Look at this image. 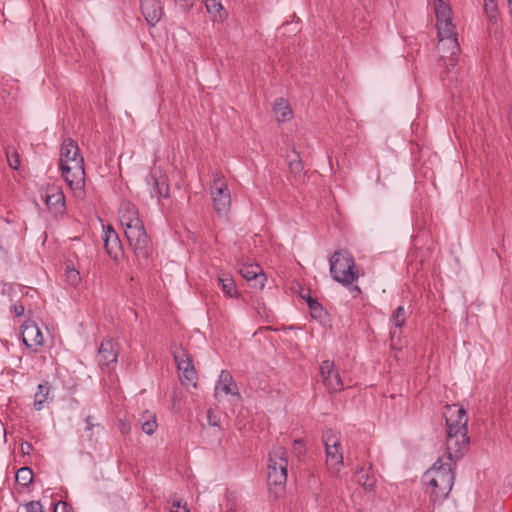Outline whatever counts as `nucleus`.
<instances>
[{
    "label": "nucleus",
    "instance_id": "ea45409f",
    "mask_svg": "<svg viewBox=\"0 0 512 512\" xmlns=\"http://www.w3.org/2000/svg\"><path fill=\"white\" fill-rule=\"evenodd\" d=\"M27 512H43L42 505L39 501H31L26 505Z\"/></svg>",
    "mask_w": 512,
    "mask_h": 512
},
{
    "label": "nucleus",
    "instance_id": "49530a36",
    "mask_svg": "<svg viewBox=\"0 0 512 512\" xmlns=\"http://www.w3.org/2000/svg\"><path fill=\"white\" fill-rule=\"evenodd\" d=\"M351 287L349 288L351 294L353 295V297H357L360 293H361V289L357 286V285H350Z\"/></svg>",
    "mask_w": 512,
    "mask_h": 512
},
{
    "label": "nucleus",
    "instance_id": "7c9ffc66",
    "mask_svg": "<svg viewBox=\"0 0 512 512\" xmlns=\"http://www.w3.org/2000/svg\"><path fill=\"white\" fill-rule=\"evenodd\" d=\"M65 278L67 283L71 286H77L81 281L79 271L69 264H67L65 268Z\"/></svg>",
    "mask_w": 512,
    "mask_h": 512
},
{
    "label": "nucleus",
    "instance_id": "b1692460",
    "mask_svg": "<svg viewBox=\"0 0 512 512\" xmlns=\"http://www.w3.org/2000/svg\"><path fill=\"white\" fill-rule=\"evenodd\" d=\"M297 159L291 160L289 162V180L292 184L298 185L303 182L305 172L302 160L299 158V155L296 154Z\"/></svg>",
    "mask_w": 512,
    "mask_h": 512
},
{
    "label": "nucleus",
    "instance_id": "6ab92c4d",
    "mask_svg": "<svg viewBox=\"0 0 512 512\" xmlns=\"http://www.w3.org/2000/svg\"><path fill=\"white\" fill-rule=\"evenodd\" d=\"M52 400L53 396L51 395V385L49 382L45 381L44 383L39 384L34 395V409L36 411H41L47 407Z\"/></svg>",
    "mask_w": 512,
    "mask_h": 512
},
{
    "label": "nucleus",
    "instance_id": "1a4fd4ad",
    "mask_svg": "<svg viewBox=\"0 0 512 512\" xmlns=\"http://www.w3.org/2000/svg\"><path fill=\"white\" fill-rule=\"evenodd\" d=\"M17 238L16 227L7 219L0 218V252L6 262H9V253L15 247Z\"/></svg>",
    "mask_w": 512,
    "mask_h": 512
},
{
    "label": "nucleus",
    "instance_id": "e433bc0d",
    "mask_svg": "<svg viewBox=\"0 0 512 512\" xmlns=\"http://www.w3.org/2000/svg\"><path fill=\"white\" fill-rule=\"evenodd\" d=\"M118 429L123 436L129 435L131 432V424L126 419H118Z\"/></svg>",
    "mask_w": 512,
    "mask_h": 512
},
{
    "label": "nucleus",
    "instance_id": "864d4df0",
    "mask_svg": "<svg viewBox=\"0 0 512 512\" xmlns=\"http://www.w3.org/2000/svg\"><path fill=\"white\" fill-rule=\"evenodd\" d=\"M32 483H33V482L28 481V482H25L23 485L27 487V486H29V485H30V484H32Z\"/></svg>",
    "mask_w": 512,
    "mask_h": 512
},
{
    "label": "nucleus",
    "instance_id": "f3484780",
    "mask_svg": "<svg viewBox=\"0 0 512 512\" xmlns=\"http://www.w3.org/2000/svg\"><path fill=\"white\" fill-rule=\"evenodd\" d=\"M147 184L154 186L155 196L158 198L169 197V184L167 177L161 171L153 170L146 178Z\"/></svg>",
    "mask_w": 512,
    "mask_h": 512
},
{
    "label": "nucleus",
    "instance_id": "393cba45",
    "mask_svg": "<svg viewBox=\"0 0 512 512\" xmlns=\"http://www.w3.org/2000/svg\"><path fill=\"white\" fill-rule=\"evenodd\" d=\"M80 155V149L77 143L71 138L65 139L60 150V163H64V160H69V158L73 159Z\"/></svg>",
    "mask_w": 512,
    "mask_h": 512
},
{
    "label": "nucleus",
    "instance_id": "a18cd8bd",
    "mask_svg": "<svg viewBox=\"0 0 512 512\" xmlns=\"http://www.w3.org/2000/svg\"><path fill=\"white\" fill-rule=\"evenodd\" d=\"M362 486L365 491L371 492L374 490L375 482H362Z\"/></svg>",
    "mask_w": 512,
    "mask_h": 512
},
{
    "label": "nucleus",
    "instance_id": "5701e85b",
    "mask_svg": "<svg viewBox=\"0 0 512 512\" xmlns=\"http://www.w3.org/2000/svg\"><path fill=\"white\" fill-rule=\"evenodd\" d=\"M273 111L278 122H285L292 117V110L289 106V103L282 97L275 100Z\"/></svg>",
    "mask_w": 512,
    "mask_h": 512
},
{
    "label": "nucleus",
    "instance_id": "09e8293b",
    "mask_svg": "<svg viewBox=\"0 0 512 512\" xmlns=\"http://www.w3.org/2000/svg\"><path fill=\"white\" fill-rule=\"evenodd\" d=\"M437 3L435 4V10L439 8L441 5H448L444 0H436Z\"/></svg>",
    "mask_w": 512,
    "mask_h": 512
},
{
    "label": "nucleus",
    "instance_id": "c9c22d12",
    "mask_svg": "<svg viewBox=\"0 0 512 512\" xmlns=\"http://www.w3.org/2000/svg\"><path fill=\"white\" fill-rule=\"evenodd\" d=\"M284 488H285V482H272L268 486V491L270 493H273L275 495V497H278L280 495V493H282L284 491Z\"/></svg>",
    "mask_w": 512,
    "mask_h": 512
},
{
    "label": "nucleus",
    "instance_id": "bb28decb",
    "mask_svg": "<svg viewBox=\"0 0 512 512\" xmlns=\"http://www.w3.org/2000/svg\"><path fill=\"white\" fill-rule=\"evenodd\" d=\"M45 203L49 209H55L59 211L64 207L65 198L62 192L55 191L53 193H47L44 196Z\"/></svg>",
    "mask_w": 512,
    "mask_h": 512
},
{
    "label": "nucleus",
    "instance_id": "c756f323",
    "mask_svg": "<svg viewBox=\"0 0 512 512\" xmlns=\"http://www.w3.org/2000/svg\"><path fill=\"white\" fill-rule=\"evenodd\" d=\"M406 310L403 306H399L396 308V310L393 312L390 321L393 323L395 328L401 329L406 321Z\"/></svg>",
    "mask_w": 512,
    "mask_h": 512
},
{
    "label": "nucleus",
    "instance_id": "aec40b11",
    "mask_svg": "<svg viewBox=\"0 0 512 512\" xmlns=\"http://www.w3.org/2000/svg\"><path fill=\"white\" fill-rule=\"evenodd\" d=\"M326 452V465L331 470L332 475H335L343 467V455L341 447H333L331 449H325Z\"/></svg>",
    "mask_w": 512,
    "mask_h": 512
},
{
    "label": "nucleus",
    "instance_id": "423d86ee",
    "mask_svg": "<svg viewBox=\"0 0 512 512\" xmlns=\"http://www.w3.org/2000/svg\"><path fill=\"white\" fill-rule=\"evenodd\" d=\"M173 357L177 364L178 370L181 372L180 380L183 385L197 386V373L193 365L192 358L189 357L186 350L182 347L173 351Z\"/></svg>",
    "mask_w": 512,
    "mask_h": 512
},
{
    "label": "nucleus",
    "instance_id": "4c0bfd02",
    "mask_svg": "<svg viewBox=\"0 0 512 512\" xmlns=\"http://www.w3.org/2000/svg\"><path fill=\"white\" fill-rule=\"evenodd\" d=\"M207 420L210 426L220 427V417L216 415L212 409L207 411Z\"/></svg>",
    "mask_w": 512,
    "mask_h": 512
},
{
    "label": "nucleus",
    "instance_id": "3c124183",
    "mask_svg": "<svg viewBox=\"0 0 512 512\" xmlns=\"http://www.w3.org/2000/svg\"><path fill=\"white\" fill-rule=\"evenodd\" d=\"M173 507H177L179 508L181 506V500H175L173 501V504H172Z\"/></svg>",
    "mask_w": 512,
    "mask_h": 512
},
{
    "label": "nucleus",
    "instance_id": "473e14b6",
    "mask_svg": "<svg viewBox=\"0 0 512 512\" xmlns=\"http://www.w3.org/2000/svg\"><path fill=\"white\" fill-rule=\"evenodd\" d=\"M484 10L491 21H496L498 10L494 0H488L484 5Z\"/></svg>",
    "mask_w": 512,
    "mask_h": 512
},
{
    "label": "nucleus",
    "instance_id": "a211bd4d",
    "mask_svg": "<svg viewBox=\"0 0 512 512\" xmlns=\"http://www.w3.org/2000/svg\"><path fill=\"white\" fill-rule=\"evenodd\" d=\"M219 390L223 391L225 394H231L233 396H237L238 398L241 397L232 375L226 370H222L220 373L218 382L215 387V397L218 396Z\"/></svg>",
    "mask_w": 512,
    "mask_h": 512
},
{
    "label": "nucleus",
    "instance_id": "c03bdc74",
    "mask_svg": "<svg viewBox=\"0 0 512 512\" xmlns=\"http://www.w3.org/2000/svg\"><path fill=\"white\" fill-rule=\"evenodd\" d=\"M85 423H86V430L87 431H92L93 427L95 426V424L93 423V417L92 416H87L85 418Z\"/></svg>",
    "mask_w": 512,
    "mask_h": 512
},
{
    "label": "nucleus",
    "instance_id": "2f4dec72",
    "mask_svg": "<svg viewBox=\"0 0 512 512\" xmlns=\"http://www.w3.org/2000/svg\"><path fill=\"white\" fill-rule=\"evenodd\" d=\"M14 480H34V474L30 467L24 466L15 473Z\"/></svg>",
    "mask_w": 512,
    "mask_h": 512
},
{
    "label": "nucleus",
    "instance_id": "dca6fc26",
    "mask_svg": "<svg viewBox=\"0 0 512 512\" xmlns=\"http://www.w3.org/2000/svg\"><path fill=\"white\" fill-rule=\"evenodd\" d=\"M142 14L148 24L155 25L163 16V6L160 0H140Z\"/></svg>",
    "mask_w": 512,
    "mask_h": 512
},
{
    "label": "nucleus",
    "instance_id": "ddd939ff",
    "mask_svg": "<svg viewBox=\"0 0 512 512\" xmlns=\"http://www.w3.org/2000/svg\"><path fill=\"white\" fill-rule=\"evenodd\" d=\"M466 413L465 408L459 404L446 405L443 411L446 429L456 428L457 426L468 428V417Z\"/></svg>",
    "mask_w": 512,
    "mask_h": 512
},
{
    "label": "nucleus",
    "instance_id": "4be33fe9",
    "mask_svg": "<svg viewBox=\"0 0 512 512\" xmlns=\"http://www.w3.org/2000/svg\"><path fill=\"white\" fill-rule=\"evenodd\" d=\"M454 482H428L434 501L444 500L450 493Z\"/></svg>",
    "mask_w": 512,
    "mask_h": 512
},
{
    "label": "nucleus",
    "instance_id": "5fc2aeb1",
    "mask_svg": "<svg viewBox=\"0 0 512 512\" xmlns=\"http://www.w3.org/2000/svg\"><path fill=\"white\" fill-rule=\"evenodd\" d=\"M390 335H391V339H393L395 336V332H390Z\"/></svg>",
    "mask_w": 512,
    "mask_h": 512
},
{
    "label": "nucleus",
    "instance_id": "9b49d317",
    "mask_svg": "<svg viewBox=\"0 0 512 512\" xmlns=\"http://www.w3.org/2000/svg\"><path fill=\"white\" fill-rule=\"evenodd\" d=\"M320 372L322 382L329 392H340L344 389L342 379L339 372L334 368L333 362L323 361L320 365Z\"/></svg>",
    "mask_w": 512,
    "mask_h": 512
},
{
    "label": "nucleus",
    "instance_id": "37998d69",
    "mask_svg": "<svg viewBox=\"0 0 512 512\" xmlns=\"http://www.w3.org/2000/svg\"><path fill=\"white\" fill-rule=\"evenodd\" d=\"M33 449V446L32 444H30L29 442H22L21 443V451L24 453V454H29Z\"/></svg>",
    "mask_w": 512,
    "mask_h": 512
},
{
    "label": "nucleus",
    "instance_id": "f8f14e48",
    "mask_svg": "<svg viewBox=\"0 0 512 512\" xmlns=\"http://www.w3.org/2000/svg\"><path fill=\"white\" fill-rule=\"evenodd\" d=\"M21 329L25 346L33 352H37L38 348L44 344V337L40 328L34 322L26 321L22 324Z\"/></svg>",
    "mask_w": 512,
    "mask_h": 512
},
{
    "label": "nucleus",
    "instance_id": "de8ad7c7",
    "mask_svg": "<svg viewBox=\"0 0 512 512\" xmlns=\"http://www.w3.org/2000/svg\"><path fill=\"white\" fill-rule=\"evenodd\" d=\"M364 472V468L361 467L359 470L356 471V475L358 476L359 479L361 478H370V477H374V475H370L369 473H366V474H363Z\"/></svg>",
    "mask_w": 512,
    "mask_h": 512
},
{
    "label": "nucleus",
    "instance_id": "a19ab883",
    "mask_svg": "<svg viewBox=\"0 0 512 512\" xmlns=\"http://www.w3.org/2000/svg\"><path fill=\"white\" fill-rule=\"evenodd\" d=\"M71 507L63 501H59L55 504L54 512H70Z\"/></svg>",
    "mask_w": 512,
    "mask_h": 512
},
{
    "label": "nucleus",
    "instance_id": "20e7f679",
    "mask_svg": "<svg viewBox=\"0 0 512 512\" xmlns=\"http://www.w3.org/2000/svg\"><path fill=\"white\" fill-rule=\"evenodd\" d=\"M329 263L332 278L344 286L348 287L358 279L354 258L348 251H335L329 258Z\"/></svg>",
    "mask_w": 512,
    "mask_h": 512
},
{
    "label": "nucleus",
    "instance_id": "9d476101",
    "mask_svg": "<svg viewBox=\"0 0 512 512\" xmlns=\"http://www.w3.org/2000/svg\"><path fill=\"white\" fill-rule=\"evenodd\" d=\"M119 354L118 344L112 338H105L100 344L97 362L100 368L111 369L115 366Z\"/></svg>",
    "mask_w": 512,
    "mask_h": 512
},
{
    "label": "nucleus",
    "instance_id": "a878e982",
    "mask_svg": "<svg viewBox=\"0 0 512 512\" xmlns=\"http://www.w3.org/2000/svg\"><path fill=\"white\" fill-rule=\"evenodd\" d=\"M218 284L221 286L222 291L229 297H234L237 294V288L234 280L227 274H219L217 277Z\"/></svg>",
    "mask_w": 512,
    "mask_h": 512
},
{
    "label": "nucleus",
    "instance_id": "412c9836",
    "mask_svg": "<svg viewBox=\"0 0 512 512\" xmlns=\"http://www.w3.org/2000/svg\"><path fill=\"white\" fill-rule=\"evenodd\" d=\"M299 296L304 299L310 309V314L313 318H321L324 312L323 306L318 302L316 298L311 296L309 288L301 287L299 290Z\"/></svg>",
    "mask_w": 512,
    "mask_h": 512
},
{
    "label": "nucleus",
    "instance_id": "f704fd0d",
    "mask_svg": "<svg viewBox=\"0 0 512 512\" xmlns=\"http://www.w3.org/2000/svg\"><path fill=\"white\" fill-rule=\"evenodd\" d=\"M157 426V421L155 419L151 421H143L141 428L146 434L152 435L156 431Z\"/></svg>",
    "mask_w": 512,
    "mask_h": 512
},
{
    "label": "nucleus",
    "instance_id": "603ef678",
    "mask_svg": "<svg viewBox=\"0 0 512 512\" xmlns=\"http://www.w3.org/2000/svg\"><path fill=\"white\" fill-rule=\"evenodd\" d=\"M510 13L512 14V0H508Z\"/></svg>",
    "mask_w": 512,
    "mask_h": 512
},
{
    "label": "nucleus",
    "instance_id": "72a5a7b5",
    "mask_svg": "<svg viewBox=\"0 0 512 512\" xmlns=\"http://www.w3.org/2000/svg\"><path fill=\"white\" fill-rule=\"evenodd\" d=\"M292 453L300 460L306 453V446L302 439H296L293 442Z\"/></svg>",
    "mask_w": 512,
    "mask_h": 512
},
{
    "label": "nucleus",
    "instance_id": "f03ea898",
    "mask_svg": "<svg viewBox=\"0 0 512 512\" xmlns=\"http://www.w3.org/2000/svg\"><path fill=\"white\" fill-rule=\"evenodd\" d=\"M468 428L457 426L456 428L446 429V461L439 458L433 466L426 471L425 476L430 480H454L455 464L469 450L470 439L468 437Z\"/></svg>",
    "mask_w": 512,
    "mask_h": 512
},
{
    "label": "nucleus",
    "instance_id": "cd10ccee",
    "mask_svg": "<svg viewBox=\"0 0 512 512\" xmlns=\"http://www.w3.org/2000/svg\"><path fill=\"white\" fill-rule=\"evenodd\" d=\"M205 6L207 11L214 15V21L222 20L226 17V13L224 12L223 6L220 2H217L216 0H206Z\"/></svg>",
    "mask_w": 512,
    "mask_h": 512
},
{
    "label": "nucleus",
    "instance_id": "0eeeda50",
    "mask_svg": "<svg viewBox=\"0 0 512 512\" xmlns=\"http://www.w3.org/2000/svg\"><path fill=\"white\" fill-rule=\"evenodd\" d=\"M287 451L284 447H276L269 453L268 465H267V477L269 480H287Z\"/></svg>",
    "mask_w": 512,
    "mask_h": 512
},
{
    "label": "nucleus",
    "instance_id": "58836bf2",
    "mask_svg": "<svg viewBox=\"0 0 512 512\" xmlns=\"http://www.w3.org/2000/svg\"><path fill=\"white\" fill-rule=\"evenodd\" d=\"M25 308L26 307L22 302H18L10 307V311L15 317H20L24 314Z\"/></svg>",
    "mask_w": 512,
    "mask_h": 512
},
{
    "label": "nucleus",
    "instance_id": "c85d7f7f",
    "mask_svg": "<svg viewBox=\"0 0 512 512\" xmlns=\"http://www.w3.org/2000/svg\"><path fill=\"white\" fill-rule=\"evenodd\" d=\"M322 440L325 449L341 447L340 438L335 434V432L332 429H327L323 432Z\"/></svg>",
    "mask_w": 512,
    "mask_h": 512
},
{
    "label": "nucleus",
    "instance_id": "6e6552de",
    "mask_svg": "<svg viewBox=\"0 0 512 512\" xmlns=\"http://www.w3.org/2000/svg\"><path fill=\"white\" fill-rule=\"evenodd\" d=\"M213 207L219 215L226 214L231 205L230 191L227 184L220 178H216L211 186Z\"/></svg>",
    "mask_w": 512,
    "mask_h": 512
},
{
    "label": "nucleus",
    "instance_id": "8fccbe9b",
    "mask_svg": "<svg viewBox=\"0 0 512 512\" xmlns=\"http://www.w3.org/2000/svg\"><path fill=\"white\" fill-rule=\"evenodd\" d=\"M9 165H10L12 168L17 169V168H18V165H19L18 158L16 157V163H12V162L9 160Z\"/></svg>",
    "mask_w": 512,
    "mask_h": 512
},
{
    "label": "nucleus",
    "instance_id": "4468645a",
    "mask_svg": "<svg viewBox=\"0 0 512 512\" xmlns=\"http://www.w3.org/2000/svg\"><path fill=\"white\" fill-rule=\"evenodd\" d=\"M239 272L252 288L256 290H262L264 288L266 276L257 263L243 264Z\"/></svg>",
    "mask_w": 512,
    "mask_h": 512
},
{
    "label": "nucleus",
    "instance_id": "39448f33",
    "mask_svg": "<svg viewBox=\"0 0 512 512\" xmlns=\"http://www.w3.org/2000/svg\"><path fill=\"white\" fill-rule=\"evenodd\" d=\"M59 166L62 171V176L73 191L74 196L80 199L84 198L85 169L82 155L73 159L69 158V160H64V163H59Z\"/></svg>",
    "mask_w": 512,
    "mask_h": 512
},
{
    "label": "nucleus",
    "instance_id": "f257e3e1",
    "mask_svg": "<svg viewBox=\"0 0 512 512\" xmlns=\"http://www.w3.org/2000/svg\"><path fill=\"white\" fill-rule=\"evenodd\" d=\"M118 214L138 265L142 267L147 266L152 254V245L136 206L128 201L122 202Z\"/></svg>",
    "mask_w": 512,
    "mask_h": 512
},
{
    "label": "nucleus",
    "instance_id": "2eb2a0df",
    "mask_svg": "<svg viewBox=\"0 0 512 512\" xmlns=\"http://www.w3.org/2000/svg\"><path fill=\"white\" fill-rule=\"evenodd\" d=\"M103 242L107 254L114 260L122 255V245L118 234L111 225L103 226Z\"/></svg>",
    "mask_w": 512,
    "mask_h": 512
},
{
    "label": "nucleus",
    "instance_id": "7ed1b4c3",
    "mask_svg": "<svg viewBox=\"0 0 512 512\" xmlns=\"http://www.w3.org/2000/svg\"><path fill=\"white\" fill-rule=\"evenodd\" d=\"M436 27L438 30V50L440 60L449 68L454 67L458 61L460 45L457 40L455 25L452 23V10L449 5H441L436 9Z\"/></svg>",
    "mask_w": 512,
    "mask_h": 512
},
{
    "label": "nucleus",
    "instance_id": "79ce46f5",
    "mask_svg": "<svg viewBox=\"0 0 512 512\" xmlns=\"http://www.w3.org/2000/svg\"><path fill=\"white\" fill-rule=\"evenodd\" d=\"M155 419H156L155 414L150 413L149 411H145L143 414L140 415L138 422L140 425H142L143 421H151V420H155Z\"/></svg>",
    "mask_w": 512,
    "mask_h": 512
}]
</instances>
